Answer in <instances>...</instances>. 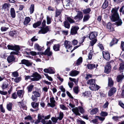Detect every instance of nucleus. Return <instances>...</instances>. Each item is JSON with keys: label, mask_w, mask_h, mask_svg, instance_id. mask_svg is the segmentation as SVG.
<instances>
[{"label": "nucleus", "mask_w": 124, "mask_h": 124, "mask_svg": "<svg viewBox=\"0 0 124 124\" xmlns=\"http://www.w3.org/2000/svg\"><path fill=\"white\" fill-rule=\"evenodd\" d=\"M120 66L119 70H123L124 69V62L121 63L120 64Z\"/></svg>", "instance_id": "6e6d98bb"}, {"label": "nucleus", "mask_w": 124, "mask_h": 124, "mask_svg": "<svg viewBox=\"0 0 124 124\" xmlns=\"http://www.w3.org/2000/svg\"><path fill=\"white\" fill-rule=\"evenodd\" d=\"M60 45L59 44H55L53 46V49L54 50L56 51H59Z\"/></svg>", "instance_id": "c756f323"}, {"label": "nucleus", "mask_w": 124, "mask_h": 124, "mask_svg": "<svg viewBox=\"0 0 124 124\" xmlns=\"http://www.w3.org/2000/svg\"><path fill=\"white\" fill-rule=\"evenodd\" d=\"M31 21L30 18L29 17H26L24 21L23 22L24 24V25H27Z\"/></svg>", "instance_id": "5701e85b"}, {"label": "nucleus", "mask_w": 124, "mask_h": 124, "mask_svg": "<svg viewBox=\"0 0 124 124\" xmlns=\"http://www.w3.org/2000/svg\"><path fill=\"white\" fill-rule=\"evenodd\" d=\"M90 15L88 14L86 15H85L83 19V22H85L88 20L90 18Z\"/></svg>", "instance_id": "c85d7f7f"}, {"label": "nucleus", "mask_w": 124, "mask_h": 124, "mask_svg": "<svg viewBox=\"0 0 124 124\" xmlns=\"http://www.w3.org/2000/svg\"><path fill=\"white\" fill-rule=\"evenodd\" d=\"M107 27L108 29V30L109 31H112L114 30L113 25L110 23H108L107 24Z\"/></svg>", "instance_id": "a211bd4d"}, {"label": "nucleus", "mask_w": 124, "mask_h": 124, "mask_svg": "<svg viewBox=\"0 0 124 124\" xmlns=\"http://www.w3.org/2000/svg\"><path fill=\"white\" fill-rule=\"evenodd\" d=\"M98 111V109L97 108H95L91 110L90 111V113L92 115L96 114Z\"/></svg>", "instance_id": "393cba45"}, {"label": "nucleus", "mask_w": 124, "mask_h": 124, "mask_svg": "<svg viewBox=\"0 0 124 124\" xmlns=\"http://www.w3.org/2000/svg\"><path fill=\"white\" fill-rule=\"evenodd\" d=\"M16 32L15 31H10L9 33V35L12 37H14L16 36Z\"/></svg>", "instance_id": "e433bc0d"}, {"label": "nucleus", "mask_w": 124, "mask_h": 124, "mask_svg": "<svg viewBox=\"0 0 124 124\" xmlns=\"http://www.w3.org/2000/svg\"><path fill=\"white\" fill-rule=\"evenodd\" d=\"M91 11V10L89 8H88L83 10V12L85 14H87L89 13Z\"/></svg>", "instance_id": "a18cd8bd"}, {"label": "nucleus", "mask_w": 124, "mask_h": 124, "mask_svg": "<svg viewBox=\"0 0 124 124\" xmlns=\"http://www.w3.org/2000/svg\"><path fill=\"white\" fill-rule=\"evenodd\" d=\"M12 75H13L14 77H17L19 75L18 73L16 71L13 72L12 73Z\"/></svg>", "instance_id": "69168bd1"}, {"label": "nucleus", "mask_w": 124, "mask_h": 124, "mask_svg": "<svg viewBox=\"0 0 124 124\" xmlns=\"http://www.w3.org/2000/svg\"><path fill=\"white\" fill-rule=\"evenodd\" d=\"M11 16L13 18L15 17L16 13L14 9L13 8H11L10 10Z\"/></svg>", "instance_id": "4be33fe9"}, {"label": "nucleus", "mask_w": 124, "mask_h": 124, "mask_svg": "<svg viewBox=\"0 0 124 124\" xmlns=\"http://www.w3.org/2000/svg\"><path fill=\"white\" fill-rule=\"evenodd\" d=\"M20 50V47H19V48L18 50H17L16 49H14V50H15L16 51H13L11 52L10 53V54H16L17 55L18 54L19 52V51Z\"/></svg>", "instance_id": "09e8293b"}, {"label": "nucleus", "mask_w": 124, "mask_h": 124, "mask_svg": "<svg viewBox=\"0 0 124 124\" xmlns=\"http://www.w3.org/2000/svg\"><path fill=\"white\" fill-rule=\"evenodd\" d=\"M73 90L75 93L77 94L79 91L78 90V86H76L74 87L73 88Z\"/></svg>", "instance_id": "3c124183"}, {"label": "nucleus", "mask_w": 124, "mask_h": 124, "mask_svg": "<svg viewBox=\"0 0 124 124\" xmlns=\"http://www.w3.org/2000/svg\"><path fill=\"white\" fill-rule=\"evenodd\" d=\"M62 11V10L56 9L55 11V17H57L61 14Z\"/></svg>", "instance_id": "f704fd0d"}, {"label": "nucleus", "mask_w": 124, "mask_h": 124, "mask_svg": "<svg viewBox=\"0 0 124 124\" xmlns=\"http://www.w3.org/2000/svg\"><path fill=\"white\" fill-rule=\"evenodd\" d=\"M44 74L46 76V78L49 80L50 81H53V79L51 77L49 76L47 74L44 73Z\"/></svg>", "instance_id": "864d4df0"}, {"label": "nucleus", "mask_w": 124, "mask_h": 124, "mask_svg": "<svg viewBox=\"0 0 124 124\" xmlns=\"http://www.w3.org/2000/svg\"><path fill=\"white\" fill-rule=\"evenodd\" d=\"M23 92V90H19L17 91V94L19 97H20L23 96V95L22 94V93Z\"/></svg>", "instance_id": "49530a36"}, {"label": "nucleus", "mask_w": 124, "mask_h": 124, "mask_svg": "<svg viewBox=\"0 0 124 124\" xmlns=\"http://www.w3.org/2000/svg\"><path fill=\"white\" fill-rule=\"evenodd\" d=\"M12 106L13 104L9 102L7 103V108L8 110L9 111H11Z\"/></svg>", "instance_id": "cd10ccee"}, {"label": "nucleus", "mask_w": 124, "mask_h": 124, "mask_svg": "<svg viewBox=\"0 0 124 124\" xmlns=\"http://www.w3.org/2000/svg\"><path fill=\"white\" fill-rule=\"evenodd\" d=\"M90 93L89 92L87 91L83 93L82 94V96L84 97H87L88 94Z\"/></svg>", "instance_id": "052dcab7"}, {"label": "nucleus", "mask_w": 124, "mask_h": 124, "mask_svg": "<svg viewBox=\"0 0 124 124\" xmlns=\"http://www.w3.org/2000/svg\"><path fill=\"white\" fill-rule=\"evenodd\" d=\"M8 49L14 50L16 49L17 50H18L19 48V46H13L9 45H8L7 46Z\"/></svg>", "instance_id": "2eb2a0df"}, {"label": "nucleus", "mask_w": 124, "mask_h": 124, "mask_svg": "<svg viewBox=\"0 0 124 124\" xmlns=\"http://www.w3.org/2000/svg\"><path fill=\"white\" fill-rule=\"evenodd\" d=\"M31 77H33L31 78V80L32 81H38L41 78L40 75L36 72L33 73Z\"/></svg>", "instance_id": "39448f33"}, {"label": "nucleus", "mask_w": 124, "mask_h": 124, "mask_svg": "<svg viewBox=\"0 0 124 124\" xmlns=\"http://www.w3.org/2000/svg\"><path fill=\"white\" fill-rule=\"evenodd\" d=\"M71 44L72 43L70 41H69L66 40L64 41V45L67 49L66 51L67 52L69 51L68 50H70L71 49L72 47Z\"/></svg>", "instance_id": "20e7f679"}, {"label": "nucleus", "mask_w": 124, "mask_h": 124, "mask_svg": "<svg viewBox=\"0 0 124 124\" xmlns=\"http://www.w3.org/2000/svg\"><path fill=\"white\" fill-rule=\"evenodd\" d=\"M8 29V27H6L4 26H3L1 27V30L2 31H7Z\"/></svg>", "instance_id": "bf43d9fd"}, {"label": "nucleus", "mask_w": 124, "mask_h": 124, "mask_svg": "<svg viewBox=\"0 0 124 124\" xmlns=\"http://www.w3.org/2000/svg\"><path fill=\"white\" fill-rule=\"evenodd\" d=\"M50 102L48 103V105L52 108H53L55 106L56 101L54 100V98L52 97L50 98Z\"/></svg>", "instance_id": "423d86ee"}, {"label": "nucleus", "mask_w": 124, "mask_h": 124, "mask_svg": "<svg viewBox=\"0 0 124 124\" xmlns=\"http://www.w3.org/2000/svg\"><path fill=\"white\" fill-rule=\"evenodd\" d=\"M121 48L122 49V50L123 51H124V42L122 41L121 44Z\"/></svg>", "instance_id": "338daca9"}, {"label": "nucleus", "mask_w": 124, "mask_h": 124, "mask_svg": "<svg viewBox=\"0 0 124 124\" xmlns=\"http://www.w3.org/2000/svg\"><path fill=\"white\" fill-rule=\"evenodd\" d=\"M15 58L13 55L9 56L7 57V60L9 63H11L15 61Z\"/></svg>", "instance_id": "6ab92c4d"}, {"label": "nucleus", "mask_w": 124, "mask_h": 124, "mask_svg": "<svg viewBox=\"0 0 124 124\" xmlns=\"http://www.w3.org/2000/svg\"><path fill=\"white\" fill-rule=\"evenodd\" d=\"M77 12V15L74 17V20H73L70 17L67 16V20L70 23H74L76 22H78L82 19L83 15L82 12L79 11H78Z\"/></svg>", "instance_id": "f03ea898"}, {"label": "nucleus", "mask_w": 124, "mask_h": 124, "mask_svg": "<svg viewBox=\"0 0 124 124\" xmlns=\"http://www.w3.org/2000/svg\"><path fill=\"white\" fill-rule=\"evenodd\" d=\"M51 120L53 123H56L57 122L58 119L57 118H55L54 117H52L51 118Z\"/></svg>", "instance_id": "13d9d810"}, {"label": "nucleus", "mask_w": 124, "mask_h": 124, "mask_svg": "<svg viewBox=\"0 0 124 124\" xmlns=\"http://www.w3.org/2000/svg\"><path fill=\"white\" fill-rule=\"evenodd\" d=\"M118 9L113 8L111 11V20L113 22H116L115 24L118 26L121 25L122 24V20L120 19L119 16L117 12Z\"/></svg>", "instance_id": "f257e3e1"}, {"label": "nucleus", "mask_w": 124, "mask_h": 124, "mask_svg": "<svg viewBox=\"0 0 124 124\" xmlns=\"http://www.w3.org/2000/svg\"><path fill=\"white\" fill-rule=\"evenodd\" d=\"M33 87L34 85H29L27 87L28 92H31L32 91Z\"/></svg>", "instance_id": "c9c22d12"}, {"label": "nucleus", "mask_w": 124, "mask_h": 124, "mask_svg": "<svg viewBox=\"0 0 124 124\" xmlns=\"http://www.w3.org/2000/svg\"><path fill=\"white\" fill-rule=\"evenodd\" d=\"M102 53L104 59L107 60H108L110 59V57L109 54L108 52L103 51H102Z\"/></svg>", "instance_id": "9d476101"}, {"label": "nucleus", "mask_w": 124, "mask_h": 124, "mask_svg": "<svg viewBox=\"0 0 124 124\" xmlns=\"http://www.w3.org/2000/svg\"><path fill=\"white\" fill-rule=\"evenodd\" d=\"M122 117V116H114L112 117V118L113 120L116 122H118L119 121V119L121 118Z\"/></svg>", "instance_id": "72a5a7b5"}, {"label": "nucleus", "mask_w": 124, "mask_h": 124, "mask_svg": "<svg viewBox=\"0 0 124 124\" xmlns=\"http://www.w3.org/2000/svg\"><path fill=\"white\" fill-rule=\"evenodd\" d=\"M77 121L79 124H85V122L82 120L78 119Z\"/></svg>", "instance_id": "e2e57ef3"}, {"label": "nucleus", "mask_w": 124, "mask_h": 124, "mask_svg": "<svg viewBox=\"0 0 124 124\" xmlns=\"http://www.w3.org/2000/svg\"><path fill=\"white\" fill-rule=\"evenodd\" d=\"M97 34L96 32H91L89 36V38L91 40L95 39V38L97 36Z\"/></svg>", "instance_id": "ddd939ff"}, {"label": "nucleus", "mask_w": 124, "mask_h": 124, "mask_svg": "<svg viewBox=\"0 0 124 124\" xmlns=\"http://www.w3.org/2000/svg\"><path fill=\"white\" fill-rule=\"evenodd\" d=\"M45 55H47L48 56H50L52 54V52L50 51L49 48H48L46 49L44 53Z\"/></svg>", "instance_id": "a878e982"}, {"label": "nucleus", "mask_w": 124, "mask_h": 124, "mask_svg": "<svg viewBox=\"0 0 124 124\" xmlns=\"http://www.w3.org/2000/svg\"><path fill=\"white\" fill-rule=\"evenodd\" d=\"M111 66L108 64L105 67L104 72L106 74L109 73L111 71Z\"/></svg>", "instance_id": "4468645a"}, {"label": "nucleus", "mask_w": 124, "mask_h": 124, "mask_svg": "<svg viewBox=\"0 0 124 124\" xmlns=\"http://www.w3.org/2000/svg\"><path fill=\"white\" fill-rule=\"evenodd\" d=\"M96 41L97 40L96 39H94L92 40L91 41H90V45L92 46H93L96 43Z\"/></svg>", "instance_id": "4d7b16f0"}, {"label": "nucleus", "mask_w": 124, "mask_h": 124, "mask_svg": "<svg viewBox=\"0 0 124 124\" xmlns=\"http://www.w3.org/2000/svg\"><path fill=\"white\" fill-rule=\"evenodd\" d=\"M79 72L75 70H72L70 72V75L72 76H75L77 75L79 73Z\"/></svg>", "instance_id": "aec40b11"}, {"label": "nucleus", "mask_w": 124, "mask_h": 124, "mask_svg": "<svg viewBox=\"0 0 124 124\" xmlns=\"http://www.w3.org/2000/svg\"><path fill=\"white\" fill-rule=\"evenodd\" d=\"M9 5L8 3H5L2 6V9H4L5 11L8 10L9 7Z\"/></svg>", "instance_id": "b1692460"}, {"label": "nucleus", "mask_w": 124, "mask_h": 124, "mask_svg": "<svg viewBox=\"0 0 124 124\" xmlns=\"http://www.w3.org/2000/svg\"><path fill=\"white\" fill-rule=\"evenodd\" d=\"M32 119V117L31 116L29 115L25 117L24 118L25 120H31Z\"/></svg>", "instance_id": "0e129e2a"}, {"label": "nucleus", "mask_w": 124, "mask_h": 124, "mask_svg": "<svg viewBox=\"0 0 124 124\" xmlns=\"http://www.w3.org/2000/svg\"><path fill=\"white\" fill-rule=\"evenodd\" d=\"M87 66L89 69H92L96 67L95 64H88Z\"/></svg>", "instance_id": "4c0bfd02"}, {"label": "nucleus", "mask_w": 124, "mask_h": 124, "mask_svg": "<svg viewBox=\"0 0 124 124\" xmlns=\"http://www.w3.org/2000/svg\"><path fill=\"white\" fill-rule=\"evenodd\" d=\"M82 57H80L77 60L76 62V64L78 65H80L82 62Z\"/></svg>", "instance_id": "c03bdc74"}, {"label": "nucleus", "mask_w": 124, "mask_h": 124, "mask_svg": "<svg viewBox=\"0 0 124 124\" xmlns=\"http://www.w3.org/2000/svg\"><path fill=\"white\" fill-rule=\"evenodd\" d=\"M116 91V89L114 87L110 88L108 92L109 96H111L113 95Z\"/></svg>", "instance_id": "f8f14e48"}, {"label": "nucleus", "mask_w": 124, "mask_h": 124, "mask_svg": "<svg viewBox=\"0 0 124 124\" xmlns=\"http://www.w3.org/2000/svg\"><path fill=\"white\" fill-rule=\"evenodd\" d=\"M12 79H14V81L15 82L18 83L21 81V78L20 77H17L15 78H12Z\"/></svg>", "instance_id": "37998d69"}, {"label": "nucleus", "mask_w": 124, "mask_h": 124, "mask_svg": "<svg viewBox=\"0 0 124 124\" xmlns=\"http://www.w3.org/2000/svg\"><path fill=\"white\" fill-rule=\"evenodd\" d=\"M95 83V80L94 79H91L88 81L87 84L90 85V86H92L93 85H94Z\"/></svg>", "instance_id": "2f4dec72"}, {"label": "nucleus", "mask_w": 124, "mask_h": 124, "mask_svg": "<svg viewBox=\"0 0 124 124\" xmlns=\"http://www.w3.org/2000/svg\"><path fill=\"white\" fill-rule=\"evenodd\" d=\"M8 83L6 82H4L2 86V88L4 89L7 88L8 86Z\"/></svg>", "instance_id": "79ce46f5"}, {"label": "nucleus", "mask_w": 124, "mask_h": 124, "mask_svg": "<svg viewBox=\"0 0 124 124\" xmlns=\"http://www.w3.org/2000/svg\"><path fill=\"white\" fill-rule=\"evenodd\" d=\"M31 105L34 109L32 108L30 109V110L31 111L33 112L38 110L39 103H38L32 102L31 103Z\"/></svg>", "instance_id": "1a4fd4ad"}, {"label": "nucleus", "mask_w": 124, "mask_h": 124, "mask_svg": "<svg viewBox=\"0 0 124 124\" xmlns=\"http://www.w3.org/2000/svg\"><path fill=\"white\" fill-rule=\"evenodd\" d=\"M78 108L79 111V112L81 113L82 114L84 113L85 111L83 107H81L79 106L78 107Z\"/></svg>", "instance_id": "603ef678"}, {"label": "nucleus", "mask_w": 124, "mask_h": 124, "mask_svg": "<svg viewBox=\"0 0 124 124\" xmlns=\"http://www.w3.org/2000/svg\"><path fill=\"white\" fill-rule=\"evenodd\" d=\"M51 22V18L48 16H47L46 17V22L48 24H50Z\"/></svg>", "instance_id": "8fccbe9b"}, {"label": "nucleus", "mask_w": 124, "mask_h": 124, "mask_svg": "<svg viewBox=\"0 0 124 124\" xmlns=\"http://www.w3.org/2000/svg\"><path fill=\"white\" fill-rule=\"evenodd\" d=\"M119 11L122 12L123 14H124V6H122L120 9Z\"/></svg>", "instance_id": "774afa93"}, {"label": "nucleus", "mask_w": 124, "mask_h": 124, "mask_svg": "<svg viewBox=\"0 0 124 124\" xmlns=\"http://www.w3.org/2000/svg\"><path fill=\"white\" fill-rule=\"evenodd\" d=\"M114 82L111 78L109 77L108 78V85L111 87L113 85Z\"/></svg>", "instance_id": "412c9836"}, {"label": "nucleus", "mask_w": 124, "mask_h": 124, "mask_svg": "<svg viewBox=\"0 0 124 124\" xmlns=\"http://www.w3.org/2000/svg\"><path fill=\"white\" fill-rule=\"evenodd\" d=\"M49 27L46 26L45 28H41L39 31V34H44L47 33L49 31Z\"/></svg>", "instance_id": "6e6552de"}, {"label": "nucleus", "mask_w": 124, "mask_h": 124, "mask_svg": "<svg viewBox=\"0 0 124 124\" xmlns=\"http://www.w3.org/2000/svg\"><path fill=\"white\" fill-rule=\"evenodd\" d=\"M108 3L107 1L105 0L102 6V8L103 9L106 8L108 6Z\"/></svg>", "instance_id": "58836bf2"}, {"label": "nucleus", "mask_w": 124, "mask_h": 124, "mask_svg": "<svg viewBox=\"0 0 124 124\" xmlns=\"http://www.w3.org/2000/svg\"><path fill=\"white\" fill-rule=\"evenodd\" d=\"M41 22L40 21H38L35 23L33 25V27L34 28H36L37 27L39 26L41 24Z\"/></svg>", "instance_id": "a19ab883"}, {"label": "nucleus", "mask_w": 124, "mask_h": 124, "mask_svg": "<svg viewBox=\"0 0 124 124\" xmlns=\"http://www.w3.org/2000/svg\"><path fill=\"white\" fill-rule=\"evenodd\" d=\"M79 29V27L78 26H73L71 29L70 33L72 35L76 34L78 30Z\"/></svg>", "instance_id": "0eeeda50"}, {"label": "nucleus", "mask_w": 124, "mask_h": 124, "mask_svg": "<svg viewBox=\"0 0 124 124\" xmlns=\"http://www.w3.org/2000/svg\"><path fill=\"white\" fill-rule=\"evenodd\" d=\"M33 94L31 97L32 101L36 102L38 100L37 98L39 97L40 96V94L38 92L34 91L32 92Z\"/></svg>", "instance_id": "7ed1b4c3"}, {"label": "nucleus", "mask_w": 124, "mask_h": 124, "mask_svg": "<svg viewBox=\"0 0 124 124\" xmlns=\"http://www.w3.org/2000/svg\"><path fill=\"white\" fill-rule=\"evenodd\" d=\"M118 41V40L117 39L115 38L113 39L112 41L110 43V46H112L114 44H117Z\"/></svg>", "instance_id": "7c9ffc66"}, {"label": "nucleus", "mask_w": 124, "mask_h": 124, "mask_svg": "<svg viewBox=\"0 0 124 124\" xmlns=\"http://www.w3.org/2000/svg\"><path fill=\"white\" fill-rule=\"evenodd\" d=\"M64 116V115L63 112H60L59 115V116L57 118L60 120H62Z\"/></svg>", "instance_id": "ea45409f"}, {"label": "nucleus", "mask_w": 124, "mask_h": 124, "mask_svg": "<svg viewBox=\"0 0 124 124\" xmlns=\"http://www.w3.org/2000/svg\"><path fill=\"white\" fill-rule=\"evenodd\" d=\"M72 111L76 116H80L81 114L79 112L78 107H76L72 108Z\"/></svg>", "instance_id": "f3484780"}, {"label": "nucleus", "mask_w": 124, "mask_h": 124, "mask_svg": "<svg viewBox=\"0 0 124 124\" xmlns=\"http://www.w3.org/2000/svg\"><path fill=\"white\" fill-rule=\"evenodd\" d=\"M20 64L25 65L28 67L31 66L32 64V63L30 61L25 59L22 60Z\"/></svg>", "instance_id": "9b49d317"}, {"label": "nucleus", "mask_w": 124, "mask_h": 124, "mask_svg": "<svg viewBox=\"0 0 124 124\" xmlns=\"http://www.w3.org/2000/svg\"><path fill=\"white\" fill-rule=\"evenodd\" d=\"M108 115V113L105 112H101V115L103 116H107Z\"/></svg>", "instance_id": "680f3d73"}, {"label": "nucleus", "mask_w": 124, "mask_h": 124, "mask_svg": "<svg viewBox=\"0 0 124 124\" xmlns=\"http://www.w3.org/2000/svg\"><path fill=\"white\" fill-rule=\"evenodd\" d=\"M49 73L50 74H54L55 73L54 70V69L53 68H48Z\"/></svg>", "instance_id": "5fc2aeb1"}, {"label": "nucleus", "mask_w": 124, "mask_h": 124, "mask_svg": "<svg viewBox=\"0 0 124 124\" xmlns=\"http://www.w3.org/2000/svg\"><path fill=\"white\" fill-rule=\"evenodd\" d=\"M92 86H90L89 88L92 90L96 91L97 90L100 88L99 86L95 84V83Z\"/></svg>", "instance_id": "dca6fc26"}, {"label": "nucleus", "mask_w": 124, "mask_h": 124, "mask_svg": "<svg viewBox=\"0 0 124 124\" xmlns=\"http://www.w3.org/2000/svg\"><path fill=\"white\" fill-rule=\"evenodd\" d=\"M30 13L31 14L32 13L34 10V4H31L30 8Z\"/></svg>", "instance_id": "de8ad7c7"}, {"label": "nucleus", "mask_w": 124, "mask_h": 124, "mask_svg": "<svg viewBox=\"0 0 124 124\" xmlns=\"http://www.w3.org/2000/svg\"><path fill=\"white\" fill-rule=\"evenodd\" d=\"M124 77V76L122 75H118L116 78V80L118 82H119L121 81Z\"/></svg>", "instance_id": "bb28decb"}, {"label": "nucleus", "mask_w": 124, "mask_h": 124, "mask_svg": "<svg viewBox=\"0 0 124 124\" xmlns=\"http://www.w3.org/2000/svg\"><path fill=\"white\" fill-rule=\"evenodd\" d=\"M69 21L68 20L67 21V20L65 21L64 22V27L67 29H69L70 28V24L68 22Z\"/></svg>", "instance_id": "473e14b6"}]
</instances>
